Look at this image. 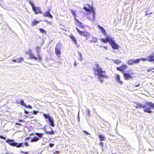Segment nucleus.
I'll return each instance as SVG.
<instances>
[{
  "instance_id": "obj_1",
  "label": "nucleus",
  "mask_w": 154,
  "mask_h": 154,
  "mask_svg": "<svg viewBox=\"0 0 154 154\" xmlns=\"http://www.w3.org/2000/svg\"><path fill=\"white\" fill-rule=\"evenodd\" d=\"M93 70L95 75L98 76L99 80L101 83H102L103 81L102 78H106L105 71H103L98 64H96L93 67Z\"/></svg>"
},
{
  "instance_id": "obj_2",
  "label": "nucleus",
  "mask_w": 154,
  "mask_h": 154,
  "mask_svg": "<svg viewBox=\"0 0 154 154\" xmlns=\"http://www.w3.org/2000/svg\"><path fill=\"white\" fill-rule=\"evenodd\" d=\"M36 48L37 58L32 53H31V50H29V51H28L27 53L29 56L30 59L32 60L34 59L36 60H38V61L40 62L42 60V57L40 54L39 52V51L40 49L41 48L38 46H37Z\"/></svg>"
},
{
  "instance_id": "obj_3",
  "label": "nucleus",
  "mask_w": 154,
  "mask_h": 154,
  "mask_svg": "<svg viewBox=\"0 0 154 154\" xmlns=\"http://www.w3.org/2000/svg\"><path fill=\"white\" fill-rule=\"evenodd\" d=\"M136 107L137 108L140 109L141 108H143V111L145 112H147L149 113H152L153 112L150 110L151 108L147 107L146 105H143L140 103H138L137 104Z\"/></svg>"
},
{
  "instance_id": "obj_4",
  "label": "nucleus",
  "mask_w": 154,
  "mask_h": 154,
  "mask_svg": "<svg viewBox=\"0 0 154 154\" xmlns=\"http://www.w3.org/2000/svg\"><path fill=\"white\" fill-rule=\"evenodd\" d=\"M43 116L45 119H48V122L50 126L52 127H54L55 125L54 123V121L52 116H51L49 114L46 113H44L43 114Z\"/></svg>"
},
{
  "instance_id": "obj_5",
  "label": "nucleus",
  "mask_w": 154,
  "mask_h": 154,
  "mask_svg": "<svg viewBox=\"0 0 154 154\" xmlns=\"http://www.w3.org/2000/svg\"><path fill=\"white\" fill-rule=\"evenodd\" d=\"M6 142L9 143V144L13 146H16L17 148H19L21 147H23V143H18L15 142V141L12 139H8Z\"/></svg>"
},
{
  "instance_id": "obj_6",
  "label": "nucleus",
  "mask_w": 154,
  "mask_h": 154,
  "mask_svg": "<svg viewBox=\"0 0 154 154\" xmlns=\"http://www.w3.org/2000/svg\"><path fill=\"white\" fill-rule=\"evenodd\" d=\"M109 41V44L111 45L112 49L114 50H118L119 47V45L116 43V42L113 40V38H108Z\"/></svg>"
},
{
  "instance_id": "obj_7",
  "label": "nucleus",
  "mask_w": 154,
  "mask_h": 154,
  "mask_svg": "<svg viewBox=\"0 0 154 154\" xmlns=\"http://www.w3.org/2000/svg\"><path fill=\"white\" fill-rule=\"evenodd\" d=\"M71 13L73 15L74 18L77 23V25L78 26H79L82 27V28L84 27V24L82 22H80L78 20L76 19V14L75 13V11H74L72 10H71Z\"/></svg>"
},
{
  "instance_id": "obj_8",
  "label": "nucleus",
  "mask_w": 154,
  "mask_h": 154,
  "mask_svg": "<svg viewBox=\"0 0 154 154\" xmlns=\"http://www.w3.org/2000/svg\"><path fill=\"white\" fill-rule=\"evenodd\" d=\"M88 12L90 13L91 12L92 13V17L91 18H89V20L92 21H94L95 18V12L94 8H93L91 7L89 9Z\"/></svg>"
},
{
  "instance_id": "obj_9",
  "label": "nucleus",
  "mask_w": 154,
  "mask_h": 154,
  "mask_svg": "<svg viewBox=\"0 0 154 154\" xmlns=\"http://www.w3.org/2000/svg\"><path fill=\"white\" fill-rule=\"evenodd\" d=\"M122 73L123 74L124 78L126 80H128L132 78L131 75L125 72V71H122Z\"/></svg>"
},
{
  "instance_id": "obj_10",
  "label": "nucleus",
  "mask_w": 154,
  "mask_h": 154,
  "mask_svg": "<svg viewBox=\"0 0 154 154\" xmlns=\"http://www.w3.org/2000/svg\"><path fill=\"white\" fill-rule=\"evenodd\" d=\"M61 47L59 45H57L56 46L55 49V53L57 55H60L61 53L60 50Z\"/></svg>"
},
{
  "instance_id": "obj_11",
  "label": "nucleus",
  "mask_w": 154,
  "mask_h": 154,
  "mask_svg": "<svg viewBox=\"0 0 154 154\" xmlns=\"http://www.w3.org/2000/svg\"><path fill=\"white\" fill-rule=\"evenodd\" d=\"M128 67V66L126 65H122L121 66L119 67H117L116 68V69L117 70L122 72L123 71V70L125 69L126 68Z\"/></svg>"
},
{
  "instance_id": "obj_12",
  "label": "nucleus",
  "mask_w": 154,
  "mask_h": 154,
  "mask_svg": "<svg viewBox=\"0 0 154 154\" xmlns=\"http://www.w3.org/2000/svg\"><path fill=\"white\" fill-rule=\"evenodd\" d=\"M43 15L44 17H48L50 18H52L53 17L50 12L49 10L46 11L43 14Z\"/></svg>"
},
{
  "instance_id": "obj_13",
  "label": "nucleus",
  "mask_w": 154,
  "mask_h": 154,
  "mask_svg": "<svg viewBox=\"0 0 154 154\" xmlns=\"http://www.w3.org/2000/svg\"><path fill=\"white\" fill-rule=\"evenodd\" d=\"M32 10L34 12L35 14H38L39 13L42 14V12L40 10V8L35 6V8L32 9Z\"/></svg>"
},
{
  "instance_id": "obj_14",
  "label": "nucleus",
  "mask_w": 154,
  "mask_h": 154,
  "mask_svg": "<svg viewBox=\"0 0 154 154\" xmlns=\"http://www.w3.org/2000/svg\"><path fill=\"white\" fill-rule=\"evenodd\" d=\"M147 60L150 62L153 61L154 63V52L151 53L148 57Z\"/></svg>"
},
{
  "instance_id": "obj_15",
  "label": "nucleus",
  "mask_w": 154,
  "mask_h": 154,
  "mask_svg": "<svg viewBox=\"0 0 154 154\" xmlns=\"http://www.w3.org/2000/svg\"><path fill=\"white\" fill-rule=\"evenodd\" d=\"M112 38V37L111 36L107 35L106 37L105 38H102L101 40L102 42L105 43H107V42H108L109 43V41L108 38Z\"/></svg>"
},
{
  "instance_id": "obj_16",
  "label": "nucleus",
  "mask_w": 154,
  "mask_h": 154,
  "mask_svg": "<svg viewBox=\"0 0 154 154\" xmlns=\"http://www.w3.org/2000/svg\"><path fill=\"white\" fill-rule=\"evenodd\" d=\"M48 128L50 129L51 131H47L46 129H45V132L46 134H54V131L53 130V129L51 128L50 127H49Z\"/></svg>"
},
{
  "instance_id": "obj_17",
  "label": "nucleus",
  "mask_w": 154,
  "mask_h": 154,
  "mask_svg": "<svg viewBox=\"0 0 154 154\" xmlns=\"http://www.w3.org/2000/svg\"><path fill=\"white\" fill-rule=\"evenodd\" d=\"M115 79L117 82L121 84L123 83L121 81L120 79V77L119 75L117 74L116 75Z\"/></svg>"
},
{
  "instance_id": "obj_18",
  "label": "nucleus",
  "mask_w": 154,
  "mask_h": 154,
  "mask_svg": "<svg viewBox=\"0 0 154 154\" xmlns=\"http://www.w3.org/2000/svg\"><path fill=\"white\" fill-rule=\"evenodd\" d=\"M70 37L72 39V41L74 42V44H75V45L77 47H78V44L77 43L75 37L73 35H70Z\"/></svg>"
},
{
  "instance_id": "obj_19",
  "label": "nucleus",
  "mask_w": 154,
  "mask_h": 154,
  "mask_svg": "<svg viewBox=\"0 0 154 154\" xmlns=\"http://www.w3.org/2000/svg\"><path fill=\"white\" fill-rule=\"evenodd\" d=\"M98 27L99 28V29L101 31L102 33L103 34L105 35L106 33V31L105 29L102 26H101L100 25H98Z\"/></svg>"
},
{
  "instance_id": "obj_20",
  "label": "nucleus",
  "mask_w": 154,
  "mask_h": 154,
  "mask_svg": "<svg viewBox=\"0 0 154 154\" xmlns=\"http://www.w3.org/2000/svg\"><path fill=\"white\" fill-rule=\"evenodd\" d=\"M98 137L101 141H105L106 139V138L102 134H98Z\"/></svg>"
},
{
  "instance_id": "obj_21",
  "label": "nucleus",
  "mask_w": 154,
  "mask_h": 154,
  "mask_svg": "<svg viewBox=\"0 0 154 154\" xmlns=\"http://www.w3.org/2000/svg\"><path fill=\"white\" fill-rule=\"evenodd\" d=\"M146 104L149 106L150 107L154 109V104L151 102H146Z\"/></svg>"
},
{
  "instance_id": "obj_22",
  "label": "nucleus",
  "mask_w": 154,
  "mask_h": 154,
  "mask_svg": "<svg viewBox=\"0 0 154 154\" xmlns=\"http://www.w3.org/2000/svg\"><path fill=\"white\" fill-rule=\"evenodd\" d=\"M39 140V138L38 137H37L36 136H35L31 140V142H36Z\"/></svg>"
},
{
  "instance_id": "obj_23",
  "label": "nucleus",
  "mask_w": 154,
  "mask_h": 154,
  "mask_svg": "<svg viewBox=\"0 0 154 154\" xmlns=\"http://www.w3.org/2000/svg\"><path fill=\"white\" fill-rule=\"evenodd\" d=\"M127 64L129 65H132L134 64L133 59H130L127 61Z\"/></svg>"
},
{
  "instance_id": "obj_24",
  "label": "nucleus",
  "mask_w": 154,
  "mask_h": 154,
  "mask_svg": "<svg viewBox=\"0 0 154 154\" xmlns=\"http://www.w3.org/2000/svg\"><path fill=\"white\" fill-rule=\"evenodd\" d=\"M20 104L24 106L26 105V104L24 103V100L22 99H20Z\"/></svg>"
},
{
  "instance_id": "obj_25",
  "label": "nucleus",
  "mask_w": 154,
  "mask_h": 154,
  "mask_svg": "<svg viewBox=\"0 0 154 154\" xmlns=\"http://www.w3.org/2000/svg\"><path fill=\"white\" fill-rule=\"evenodd\" d=\"M35 135L38 136L39 138H41L42 137L43 134L41 133H35Z\"/></svg>"
},
{
  "instance_id": "obj_26",
  "label": "nucleus",
  "mask_w": 154,
  "mask_h": 154,
  "mask_svg": "<svg viewBox=\"0 0 154 154\" xmlns=\"http://www.w3.org/2000/svg\"><path fill=\"white\" fill-rule=\"evenodd\" d=\"M28 2L32 6V9L35 8V6L34 4L31 0H29Z\"/></svg>"
},
{
  "instance_id": "obj_27",
  "label": "nucleus",
  "mask_w": 154,
  "mask_h": 154,
  "mask_svg": "<svg viewBox=\"0 0 154 154\" xmlns=\"http://www.w3.org/2000/svg\"><path fill=\"white\" fill-rule=\"evenodd\" d=\"M80 34L82 36H84L85 37H86L88 35V33L86 32L82 31Z\"/></svg>"
},
{
  "instance_id": "obj_28",
  "label": "nucleus",
  "mask_w": 154,
  "mask_h": 154,
  "mask_svg": "<svg viewBox=\"0 0 154 154\" xmlns=\"http://www.w3.org/2000/svg\"><path fill=\"white\" fill-rule=\"evenodd\" d=\"M39 23V21L34 19V20L32 22V25L35 26L37 24Z\"/></svg>"
},
{
  "instance_id": "obj_29",
  "label": "nucleus",
  "mask_w": 154,
  "mask_h": 154,
  "mask_svg": "<svg viewBox=\"0 0 154 154\" xmlns=\"http://www.w3.org/2000/svg\"><path fill=\"white\" fill-rule=\"evenodd\" d=\"M97 41V38L95 37H93L92 40L90 41L91 43V42H93L94 43H96Z\"/></svg>"
},
{
  "instance_id": "obj_30",
  "label": "nucleus",
  "mask_w": 154,
  "mask_h": 154,
  "mask_svg": "<svg viewBox=\"0 0 154 154\" xmlns=\"http://www.w3.org/2000/svg\"><path fill=\"white\" fill-rule=\"evenodd\" d=\"M134 64H137L140 62V60L139 59H137L136 60H133Z\"/></svg>"
},
{
  "instance_id": "obj_31",
  "label": "nucleus",
  "mask_w": 154,
  "mask_h": 154,
  "mask_svg": "<svg viewBox=\"0 0 154 154\" xmlns=\"http://www.w3.org/2000/svg\"><path fill=\"white\" fill-rule=\"evenodd\" d=\"M114 61L116 64H119L121 62V61L119 60H115Z\"/></svg>"
},
{
  "instance_id": "obj_32",
  "label": "nucleus",
  "mask_w": 154,
  "mask_h": 154,
  "mask_svg": "<svg viewBox=\"0 0 154 154\" xmlns=\"http://www.w3.org/2000/svg\"><path fill=\"white\" fill-rule=\"evenodd\" d=\"M23 60V58L22 57H20L17 60V63H20Z\"/></svg>"
},
{
  "instance_id": "obj_33",
  "label": "nucleus",
  "mask_w": 154,
  "mask_h": 154,
  "mask_svg": "<svg viewBox=\"0 0 154 154\" xmlns=\"http://www.w3.org/2000/svg\"><path fill=\"white\" fill-rule=\"evenodd\" d=\"M39 29V30H40V32L41 33H45L46 34V32L42 28H40Z\"/></svg>"
},
{
  "instance_id": "obj_34",
  "label": "nucleus",
  "mask_w": 154,
  "mask_h": 154,
  "mask_svg": "<svg viewBox=\"0 0 154 154\" xmlns=\"http://www.w3.org/2000/svg\"><path fill=\"white\" fill-rule=\"evenodd\" d=\"M140 60H140H142L143 61H146V60H147L148 59V57H147L146 58H139Z\"/></svg>"
},
{
  "instance_id": "obj_35",
  "label": "nucleus",
  "mask_w": 154,
  "mask_h": 154,
  "mask_svg": "<svg viewBox=\"0 0 154 154\" xmlns=\"http://www.w3.org/2000/svg\"><path fill=\"white\" fill-rule=\"evenodd\" d=\"M20 99H17L15 100V103L20 104Z\"/></svg>"
},
{
  "instance_id": "obj_36",
  "label": "nucleus",
  "mask_w": 154,
  "mask_h": 154,
  "mask_svg": "<svg viewBox=\"0 0 154 154\" xmlns=\"http://www.w3.org/2000/svg\"><path fill=\"white\" fill-rule=\"evenodd\" d=\"M32 112H33V114H35V115H36L38 113V111H35V110H34L33 111V112H30V113H32Z\"/></svg>"
},
{
  "instance_id": "obj_37",
  "label": "nucleus",
  "mask_w": 154,
  "mask_h": 154,
  "mask_svg": "<svg viewBox=\"0 0 154 154\" xmlns=\"http://www.w3.org/2000/svg\"><path fill=\"white\" fill-rule=\"evenodd\" d=\"M24 106L27 108H29V109H31L32 108V107L30 105H27L26 104V105L25 106Z\"/></svg>"
},
{
  "instance_id": "obj_38",
  "label": "nucleus",
  "mask_w": 154,
  "mask_h": 154,
  "mask_svg": "<svg viewBox=\"0 0 154 154\" xmlns=\"http://www.w3.org/2000/svg\"><path fill=\"white\" fill-rule=\"evenodd\" d=\"M82 131L84 132L86 135H91V134L89 132H88V131H85V130H83Z\"/></svg>"
},
{
  "instance_id": "obj_39",
  "label": "nucleus",
  "mask_w": 154,
  "mask_h": 154,
  "mask_svg": "<svg viewBox=\"0 0 154 154\" xmlns=\"http://www.w3.org/2000/svg\"><path fill=\"white\" fill-rule=\"evenodd\" d=\"M83 9L85 10L86 11L88 12L89 9L87 7H84L83 8Z\"/></svg>"
},
{
  "instance_id": "obj_40",
  "label": "nucleus",
  "mask_w": 154,
  "mask_h": 154,
  "mask_svg": "<svg viewBox=\"0 0 154 154\" xmlns=\"http://www.w3.org/2000/svg\"><path fill=\"white\" fill-rule=\"evenodd\" d=\"M76 29L77 30L78 32L80 34V33L82 31L80 30L77 27H76Z\"/></svg>"
},
{
  "instance_id": "obj_41",
  "label": "nucleus",
  "mask_w": 154,
  "mask_h": 154,
  "mask_svg": "<svg viewBox=\"0 0 154 154\" xmlns=\"http://www.w3.org/2000/svg\"><path fill=\"white\" fill-rule=\"evenodd\" d=\"M76 29L77 30L78 32L80 34V33L82 31L80 30L77 27H76Z\"/></svg>"
},
{
  "instance_id": "obj_42",
  "label": "nucleus",
  "mask_w": 154,
  "mask_h": 154,
  "mask_svg": "<svg viewBox=\"0 0 154 154\" xmlns=\"http://www.w3.org/2000/svg\"><path fill=\"white\" fill-rule=\"evenodd\" d=\"M0 138L2 139H4L5 140L6 139V137H4L2 135H1L0 136Z\"/></svg>"
},
{
  "instance_id": "obj_43",
  "label": "nucleus",
  "mask_w": 154,
  "mask_h": 154,
  "mask_svg": "<svg viewBox=\"0 0 154 154\" xmlns=\"http://www.w3.org/2000/svg\"><path fill=\"white\" fill-rule=\"evenodd\" d=\"M99 144L101 146V149H102L103 147V143L102 142H100V143H99Z\"/></svg>"
},
{
  "instance_id": "obj_44",
  "label": "nucleus",
  "mask_w": 154,
  "mask_h": 154,
  "mask_svg": "<svg viewBox=\"0 0 154 154\" xmlns=\"http://www.w3.org/2000/svg\"><path fill=\"white\" fill-rule=\"evenodd\" d=\"M54 146V144L52 143H50L49 144V146L50 147H53Z\"/></svg>"
},
{
  "instance_id": "obj_45",
  "label": "nucleus",
  "mask_w": 154,
  "mask_h": 154,
  "mask_svg": "<svg viewBox=\"0 0 154 154\" xmlns=\"http://www.w3.org/2000/svg\"><path fill=\"white\" fill-rule=\"evenodd\" d=\"M24 145L26 146H29L28 143L27 142H26L24 143Z\"/></svg>"
},
{
  "instance_id": "obj_46",
  "label": "nucleus",
  "mask_w": 154,
  "mask_h": 154,
  "mask_svg": "<svg viewBox=\"0 0 154 154\" xmlns=\"http://www.w3.org/2000/svg\"><path fill=\"white\" fill-rule=\"evenodd\" d=\"M24 113L26 114H28L29 113V112L24 109Z\"/></svg>"
},
{
  "instance_id": "obj_47",
  "label": "nucleus",
  "mask_w": 154,
  "mask_h": 154,
  "mask_svg": "<svg viewBox=\"0 0 154 154\" xmlns=\"http://www.w3.org/2000/svg\"><path fill=\"white\" fill-rule=\"evenodd\" d=\"M20 152L21 153H24V154H28V152H24L22 151H21Z\"/></svg>"
},
{
  "instance_id": "obj_48",
  "label": "nucleus",
  "mask_w": 154,
  "mask_h": 154,
  "mask_svg": "<svg viewBox=\"0 0 154 154\" xmlns=\"http://www.w3.org/2000/svg\"><path fill=\"white\" fill-rule=\"evenodd\" d=\"M78 53H79V56H80V58H81V57H82V54L80 52H79V51H78Z\"/></svg>"
},
{
  "instance_id": "obj_49",
  "label": "nucleus",
  "mask_w": 154,
  "mask_h": 154,
  "mask_svg": "<svg viewBox=\"0 0 154 154\" xmlns=\"http://www.w3.org/2000/svg\"><path fill=\"white\" fill-rule=\"evenodd\" d=\"M145 13H146V14H145L146 16V15H149V13H148V10H147V11H146V12H145Z\"/></svg>"
},
{
  "instance_id": "obj_50",
  "label": "nucleus",
  "mask_w": 154,
  "mask_h": 154,
  "mask_svg": "<svg viewBox=\"0 0 154 154\" xmlns=\"http://www.w3.org/2000/svg\"><path fill=\"white\" fill-rule=\"evenodd\" d=\"M12 61L14 62H17V60L15 59H13Z\"/></svg>"
},
{
  "instance_id": "obj_51",
  "label": "nucleus",
  "mask_w": 154,
  "mask_h": 154,
  "mask_svg": "<svg viewBox=\"0 0 154 154\" xmlns=\"http://www.w3.org/2000/svg\"><path fill=\"white\" fill-rule=\"evenodd\" d=\"M60 152L58 151H56L54 153L58 154Z\"/></svg>"
},
{
  "instance_id": "obj_52",
  "label": "nucleus",
  "mask_w": 154,
  "mask_h": 154,
  "mask_svg": "<svg viewBox=\"0 0 154 154\" xmlns=\"http://www.w3.org/2000/svg\"><path fill=\"white\" fill-rule=\"evenodd\" d=\"M77 63H76V61H75L74 63V65L75 66L77 65Z\"/></svg>"
},
{
  "instance_id": "obj_53",
  "label": "nucleus",
  "mask_w": 154,
  "mask_h": 154,
  "mask_svg": "<svg viewBox=\"0 0 154 154\" xmlns=\"http://www.w3.org/2000/svg\"><path fill=\"white\" fill-rule=\"evenodd\" d=\"M15 124L16 125H21V124L20 123H17V122H16Z\"/></svg>"
},
{
  "instance_id": "obj_54",
  "label": "nucleus",
  "mask_w": 154,
  "mask_h": 154,
  "mask_svg": "<svg viewBox=\"0 0 154 154\" xmlns=\"http://www.w3.org/2000/svg\"><path fill=\"white\" fill-rule=\"evenodd\" d=\"M152 69H148L147 70V72H149L150 71H151Z\"/></svg>"
},
{
  "instance_id": "obj_55",
  "label": "nucleus",
  "mask_w": 154,
  "mask_h": 154,
  "mask_svg": "<svg viewBox=\"0 0 154 154\" xmlns=\"http://www.w3.org/2000/svg\"><path fill=\"white\" fill-rule=\"evenodd\" d=\"M140 86V83H139L137 85H136L135 86V87H139Z\"/></svg>"
},
{
  "instance_id": "obj_56",
  "label": "nucleus",
  "mask_w": 154,
  "mask_h": 154,
  "mask_svg": "<svg viewBox=\"0 0 154 154\" xmlns=\"http://www.w3.org/2000/svg\"><path fill=\"white\" fill-rule=\"evenodd\" d=\"M19 121H20V122H23V120L22 119H19Z\"/></svg>"
},
{
  "instance_id": "obj_57",
  "label": "nucleus",
  "mask_w": 154,
  "mask_h": 154,
  "mask_svg": "<svg viewBox=\"0 0 154 154\" xmlns=\"http://www.w3.org/2000/svg\"><path fill=\"white\" fill-rule=\"evenodd\" d=\"M88 114L89 115H89H90L91 114L90 113V112L89 110L88 111Z\"/></svg>"
},
{
  "instance_id": "obj_58",
  "label": "nucleus",
  "mask_w": 154,
  "mask_h": 154,
  "mask_svg": "<svg viewBox=\"0 0 154 154\" xmlns=\"http://www.w3.org/2000/svg\"><path fill=\"white\" fill-rule=\"evenodd\" d=\"M44 41L43 40V42L42 43V45H43L44 44Z\"/></svg>"
},
{
  "instance_id": "obj_59",
  "label": "nucleus",
  "mask_w": 154,
  "mask_h": 154,
  "mask_svg": "<svg viewBox=\"0 0 154 154\" xmlns=\"http://www.w3.org/2000/svg\"><path fill=\"white\" fill-rule=\"evenodd\" d=\"M45 21L47 23H48V20H45Z\"/></svg>"
},
{
  "instance_id": "obj_60",
  "label": "nucleus",
  "mask_w": 154,
  "mask_h": 154,
  "mask_svg": "<svg viewBox=\"0 0 154 154\" xmlns=\"http://www.w3.org/2000/svg\"><path fill=\"white\" fill-rule=\"evenodd\" d=\"M82 57H81V58H80V60L81 61H82Z\"/></svg>"
},
{
  "instance_id": "obj_61",
  "label": "nucleus",
  "mask_w": 154,
  "mask_h": 154,
  "mask_svg": "<svg viewBox=\"0 0 154 154\" xmlns=\"http://www.w3.org/2000/svg\"><path fill=\"white\" fill-rule=\"evenodd\" d=\"M152 14V12L150 13L149 14V15H150V14Z\"/></svg>"
},
{
  "instance_id": "obj_62",
  "label": "nucleus",
  "mask_w": 154,
  "mask_h": 154,
  "mask_svg": "<svg viewBox=\"0 0 154 154\" xmlns=\"http://www.w3.org/2000/svg\"><path fill=\"white\" fill-rule=\"evenodd\" d=\"M79 116V119H78V120H79V121H80L79 117V116Z\"/></svg>"
},
{
  "instance_id": "obj_63",
  "label": "nucleus",
  "mask_w": 154,
  "mask_h": 154,
  "mask_svg": "<svg viewBox=\"0 0 154 154\" xmlns=\"http://www.w3.org/2000/svg\"><path fill=\"white\" fill-rule=\"evenodd\" d=\"M5 154H9V153L8 152H7L5 153Z\"/></svg>"
},
{
  "instance_id": "obj_64",
  "label": "nucleus",
  "mask_w": 154,
  "mask_h": 154,
  "mask_svg": "<svg viewBox=\"0 0 154 154\" xmlns=\"http://www.w3.org/2000/svg\"><path fill=\"white\" fill-rule=\"evenodd\" d=\"M112 154H116V153H112Z\"/></svg>"
}]
</instances>
